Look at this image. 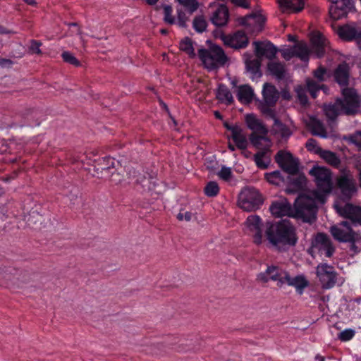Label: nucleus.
Instances as JSON below:
<instances>
[{
	"instance_id": "f257e3e1",
	"label": "nucleus",
	"mask_w": 361,
	"mask_h": 361,
	"mask_svg": "<svg viewBox=\"0 0 361 361\" xmlns=\"http://www.w3.org/2000/svg\"><path fill=\"white\" fill-rule=\"evenodd\" d=\"M269 209L271 214L276 218L288 216L310 223L316 219L317 208L314 207V201L310 197L302 195L295 200L293 209L286 199H280L274 202Z\"/></svg>"
},
{
	"instance_id": "f03ea898",
	"label": "nucleus",
	"mask_w": 361,
	"mask_h": 361,
	"mask_svg": "<svg viewBox=\"0 0 361 361\" xmlns=\"http://www.w3.org/2000/svg\"><path fill=\"white\" fill-rule=\"evenodd\" d=\"M265 233L269 243L278 250L294 246L298 241L295 228L286 220L270 224L267 227Z\"/></svg>"
},
{
	"instance_id": "7ed1b4c3",
	"label": "nucleus",
	"mask_w": 361,
	"mask_h": 361,
	"mask_svg": "<svg viewBox=\"0 0 361 361\" xmlns=\"http://www.w3.org/2000/svg\"><path fill=\"white\" fill-rule=\"evenodd\" d=\"M343 99H338L334 104L326 105L324 111L326 116L331 120L336 118L339 114H353L359 108V97L353 88L345 87L342 89Z\"/></svg>"
},
{
	"instance_id": "20e7f679",
	"label": "nucleus",
	"mask_w": 361,
	"mask_h": 361,
	"mask_svg": "<svg viewBox=\"0 0 361 361\" xmlns=\"http://www.w3.org/2000/svg\"><path fill=\"white\" fill-rule=\"evenodd\" d=\"M310 174L314 178L317 190L303 195L312 198L317 208V202L324 203L326 195L330 193L333 188L332 175L329 169L318 166H314L310 171Z\"/></svg>"
},
{
	"instance_id": "39448f33",
	"label": "nucleus",
	"mask_w": 361,
	"mask_h": 361,
	"mask_svg": "<svg viewBox=\"0 0 361 361\" xmlns=\"http://www.w3.org/2000/svg\"><path fill=\"white\" fill-rule=\"evenodd\" d=\"M137 173L135 169H130L126 176L121 174V171H116L111 172L108 178L116 185L123 183H130L134 180L135 183L141 184L144 188L149 190H156V187L158 184L155 180L153 178H147L144 176H138Z\"/></svg>"
},
{
	"instance_id": "423d86ee",
	"label": "nucleus",
	"mask_w": 361,
	"mask_h": 361,
	"mask_svg": "<svg viewBox=\"0 0 361 361\" xmlns=\"http://www.w3.org/2000/svg\"><path fill=\"white\" fill-rule=\"evenodd\" d=\"M199 56L204 66L209 70L224 65L226 61L223 49L218 46H212L207 50L200 49Z\"/></svg>"
},
{
	"instance_id": "0eeeda50",
	"label": "nucleus",
	"mask_w": 361,
	"mask_h": 361,
	"mask_svg": "<svg viewBox=\"0 0 361 361\" xmlns=\"http://www.w3.org/2000/svg\"><path fill=\"white\" fill-rule=\"evenodd\" d=\"M263 201L258 192L255 188L243 189L239 195L238 204L246 212H252L259 208Z\"/></svg>"
},
{
	"instance_id": "6e6552de",
	"label": "nucleus",
	"mask_w": 361,
	"mask_h": 361,
	"mask_svg": "<svg viewBox=\"0 0 361 361\" xmlns=\"http://www.w3.org/2000/svg\"><path fill=\"white\" fill-rule=\"evenodd\" d=\"M288 272L277 266H269L264 271L257 275V279L261 283H267L269 281L276 282L279 287L286 285Z\"/></svg>"
},
{
	"instance_id": "1a4fd4ad",
	"label": "nucleus",
	"mask_w": 361,
	"mask_h": 361,
	"mask_svg": "<svg viewBox=\"0 0 361 361\" xmlns=\"http://www.w3.org/2000/svg\"><path fill=\"white\" fill-rule=\"evenodd\" d=\"M264 102L260 104V110L267 117H274L273 106L279 99V94L276 87L269 83H265L262 90Z\"/></svg>"
},
{
	"instance_id": "9d476101",
	"label": "nucleus",
	"mask_w": 361,
	"mask_h": 361,
	"mask_svg": "<svg viewBox=\"0 0 361 361\" xmlns=\"http://www.w3.org/2000/svg\"><path fill=\"white\" fill-rule=\"evenodd\" d=\"M334 238L343 243H353L360 238V235L353 231L348 221H342L331 228Z\"/></svg>"
},
{
	"instance_id": "9b49d317",
	"label": "nucleus",
	"mask_w": 361,
	"mask_h": 361,
	"mask_svg": "<svg viewBox=\"0 0 361 361\" xmlns=\"http://www.w3.org/2000/svg\"><path fill=\"white\" fill-rule=\"evenodd\" d=\"M316 274L324 288H331L338 282L334 268L327 264H319L316 269Z\"/></svg>"
},
{
	"instance_id": "f8f14e48",
	"label": "nucleus",
	"mask_w": 361,
	"mask_h": 361,
	"mask_svg": "<svg viewBox=\"0 0 361 361\" xmlns=\"http://www.w3.org/2000/svg\"><path fill=\"white\" fill-rule=\"evenodd\" d=\"M117 161L110 157H99L93 160L94 173L93 176L99 178H108L111 173V169L116 167Z\"/></svg>"
},
{
	"instance_id": "ddd939ff",
	"label": "nucleus",
	"mask_w": 361,
	"mask_h": 361,
	"mask_svg": "<svg viewBox=\"0 0 361 361\" xmlns=\"http://www.w3.org/2000/svg\"><path fill=\"white\" fill-rule=\"evenodd\" d=\"M334 208L339 215L350 219L353 222L361 225V207L346 203L343 204L338 201L334 204Z\"/></svg>"
},
{
	"instance_id": "4468645a",
	"label": "nucleus",
	"mask_w": 361,
	"mask_h": 361,
	"mask_svg": "<svg viewBox=\"0 0 361 361\" xmlns=\"http://www.w3.org/2000/svg\"><path fill=\"white\" fill-rule=\"evenodd\" d=\"M337 184L346 198H350L357 191L356 183L350 171H343L338 178Z\"/></svg>"
},
{
	"instance_id": "2eb2a0df",
	"label": "nucleus",
	"mask_w": 361,
	"mask_h": 361,
	"mask_svg": "<svg viewBox=\"0 0 361 361\" xmlns=\"http://www.w3.org/2000/svg\"><path fill=\"white\" fill-rule=\"evenodd\" d=\"M312 251L313 252H318L326 257H330L334 252V248L330 239L326 235L318 233L312 241Z\"/></svg>"
},
{
	"instance_id": "dca6fc26",
	"label": "nucleus",
	"mask_w": 361,
	"mask_h": 361,
	"mask_svg": "<svg viewBox=\"0 0 361 361\" xmlns=\"http://www.w3.org/2000/svg\"><path fill=\"white\" fill-rule=\"evenodd\" d=\"M276 161L285 171L290 174H295L298 170V161L290 152L279 151L276 157Z\"/></svg>"
},
{
	"instance_id": "f3484780",
	"label": "nucleus",
	"mask_w": 361,
	"mask_h": 361,
	"mask_svg": "<svg viewBox=\"0 0 361 361\" xmlns=\"http://www.w3.org/2000/svg\"><path fill=\"white\" fill-rule=\"evenodd\" d=\"M245 226L247 232L252 235L255 243L260 245L263 241L262 231V223L260 217L257 215L248 216L245 222Z\"/></svg>"
},
{
	"instance_id": "a211bd4d",
	"label": "nucleus",
	"mask_w": 361,
	"mask_h": 361,
	"mask_svg": "<svg viewBox=\"0 0 361 361\" xmlns=\"http://www.w3.org/2000/svg\"><path fill=\"white\" fill-rule=\"evenodd\" d=\"M221 39L226 45L235 49L244 48L249 42L246 34L240 30L231 35H222Z\"/></svg>"
},
{
	"instance_id": "6ab92c4d",
	"label": "nucleus",
	"mask_w": 361,
	"mask_h": 361,
	"mask_svg": "<svg viewBox=\"0 0 361 361\" xmlns=\"http://www.w3.org/2000/svg\"><path fill=\"white\" fill-rule=\"evenodd\" d=\"M329 13L334 20L340 19L348 13L353 7L351 0H329Z\"/></svg>"
},
{
	"instance_id": "aec40b11",
	"label": "nucleus",
	"mask_w": 361,
	"mask_h": 361,
	"mask_svg": "<svg viewBox=\"0 0 361 361\" xmlns=\"http://www.w3.org/2000/svg\"><path fill=\"white\" fill-rule=\"evenodd\" d=\"M226 128L231 131V137L235 142L237 148L245 149L248 146V140L245 130L238 125H229L224 123Z\"/></svg>"
},
{
	"instance_id": "412c9836",
	"label": "nucleus",
	"mask_w": 361,
	"mask_h": 361,
	"mask_svg": "<svg viewBox=\"0 0 361 361\" xmlns=\"http://www.w3.org/2000/svg\"><path fill=\"white\" fill-rule=\"evenodd\" d=\"M254 51L256 56L262 59L263 57L269 60L276 54V47L269 42H254Z\"/></svg>"
},
{
	"instance_id": "4be33fe9",
	"label": "nucleus",
	"mask_w": 361,
	"mask_h": 361,
	"mask_svg": "<svg viewBox=\"0 0 361 361\" xmlns=\"http://www.w3.org/2000/svg\"><path fill=\"white\" fill-rule=\"evenodd\" d=\"M265 21L264 17L260 13L246 16L241 23L245 25L250 33H257L262 30Z\"/></svg>"
},
{
	"instance_id": "5701e85b",
	"label": "nucleus",
	"mask_w": 361,
	"mask_h": 361,
	"mask_svg": "<svg viewBox=\"0 0 361 361\" xmlns=\"http://www.w3.org/2000/svg\"><path fill=\"white\" fill-rule=\"evenodd\" d=\"M312 51L317 57H322L328 47L327 39L319 32H314L311 35Z\"/></svg>"
},
{
	"instance_id": "b1692460",
	"label": "nucleus",
	"mask_w": 361,
	"mask_h": 361,
	"mask_svg": "<svg viewBox=\"0 0 361 361\" xmlns=\"http://www.w3.org/2000/svg\"><path fill=\"white\" fill-rule=\"evenodd\" d=\"M274 120V124L271 128V133L277 139L286 140L292 135L293 131L289 126L281 123L274 113V117H270Z\"/></svg>"
},
{
	"instance_id": "393cba45",
	"label": "nucleus",
	"mask_w": 361,
	"mask_h": 361,
	"mask_svg": "<svg viewBox=\"0 0 361 361\" xmlns=\"http://www.w3.org/2000/svg\"><path fill=\"white\" fill-rule=\"evenodd\" d=\"M228 9L223 4L219 5L211 16V21L216 26L221 27L226 25L228 20Z\"/></svg>"
},
{
	"instance_id": "a878e982",
	"label": "nucleus",
	"mask_w": 361,
	"mask_h": 361,
	"mask_svg": "<svg viewBox=\"0 0 361 361\" xmlns=\"http://www.w3.org/2000/svg\"><path fill=\"white\" fill-rule=\"evenodd\" d=\"M286 285L295 288L297 293L302 294L305 288L309 286V281L303 274L291 276L288 274Z\"/></svg>"
},
{
	"instance_id": "bb28decb",
	"label": "nucleus",
	"mask_w": 361,
	"mask_h": 361,
	"mask_svg": "<svg viewBox=\"0 0 361 361\" xmlns=\"http://www.w3.org/2000/svg\"><path fill=\"white\" fill-rule=\"evenodd\" d=\"M266 135H250V142L253 147L258 149V151L271 150L270 149L272 146V142Z\"/></svg>"
},
{
	"instance_id": "cd10ccee",
	"label": "nucleus",
	"mask_w": 361,
	"mask_h": 361,
	"mask_svg": "<svg viewBox=\"0 0 361 361\" xmlns=\"http://www.w3.org/2000/svg\"><path fill=\"white\" fill-rule=\"evenodd\" d=\"M283 12L298 13L305 7V0H278Z\"/></svg>"
},
{
	"instance_id": "c85d7f7f",
	"label": "nucleus",
	"mask_w": 361,
	"mask_h": 361,
	"mask_svg": "<svg viewBox=\"0 0 361 361\" xmlns=\"http://www.w3.org/2000/svg\"><path fill=\"white\" fill-rule=\"evenodd\" d=\"M244 60L247 71L252 75V78H258L261 75L259 72L261 59L256 56L254 58L250 54H245Z\"/></svg>"
},
{
	"instance_id": "c756f323",
	"label": "nucleus",
	"mask_w": 361,
	"mask_h": 361,
	"mask_svg": "<svg viewBox=\"0 0 361 361\" xmlns=\"http://www.w3.org/2000/svg\"><path fill=\"white\" fill-rule=\"evenodd\" d=\"M246 123L247 127L253 131L252 134L267 135L268 133L265 126L253 115L246 116Z\"/></svg>"
},
{
	"instance_id": "7c9ffc66",
	"label": "nucleus",
	"mask_w": 361,
	"mask_h": 361,
	"mask_svg": "<svg viewBox=\"0 0 361 361\" xmlns=\"http://www.w3.org/2000/svg\"><path fill=\"white\" fill-rule=\"evenodd\" d=\"M334 78L341 86L348 84L349 66L346 63L340 64L334 71Z\"/></svg>"
},
{
	"instance_id": "2f4dec72",
	"label": "nucleus",
	"mask_w": 361,
	"mask_h": 361,
	"mask_svg": "<svg viewBox=\"0 0 361 361\" xmlns=\"http://www.w3.org/2000/svg\"><path fill=\"white\" fill-rule=\"evenodd\" d=\"M253 96V90L250 86L244 85L238 87L237 97L241 103H250L252 101Z\"/></svg>"
},
{
	"instance_id": "473e14b6",
	"label": "nucleus",
	"mask_w": 361,
	"mask_h": 361,
	"mask_svg": "<svg viewBox=\"0 0 361 361\" xmlns=\"http://www.w3.org/2000/svg\"><path fill=\"white\" fill-rule=\"evenodd\" d=\"M271 150L258 151L254 156V161L257 167L265 169L271 161L270 159Z\"/></svg>"
},
{
	"instance_id": "72a5a7b5",
	"label": "nucleus",
	"mask_w": 361,
	"mask_h": 361,
	"mask_svg": "<svg viewBox=\"0 0 361 361\" xmlns=\"http://www.w3.org/2000/svg\"><path fill=\"white\" fill-rule=\"evenodd\" d=\"M309 126L314 135H318L321 137H327L324 126L319 120L315 118H310Z\"/></svg>"
},
{
	"instance_id": "f704fd0d",
	"label": "nucleus",
	"mask_w": 361,
	"mask_h": 361,
	"mask_svg": "<svg viewBox=\"0 0 361 361\" xmlns=\"http://www.w3.org/2000/svg\"><path fill=\"white\" fill-rule=\"evenodd\" d=\"M43 217L36 210H33L26 216L25 221L30 227L35 229L40 228L39 225L42 224Z\"/></svg>"
},
{
	"instance_id": "c9c22d12",
	"label": "nucleus",
	"mask_w": 361,
	"mask_h": 361,
	"mask_svg": "<svg viewBox=\"0 0 361 361\" xmlns=\"http://www.w3.org/2000/svg\"><path fill=\"white\" fill-rule=\"evenodd\" d=\"M216 97L221 102H225L226 104H231L233 101L232 94L229 90L224 85H220L219 86L216 92Z\"/></svg>"
},
{
	"instance_id": "e433bc0d",
	"label": "nucleus",
	"mask_w": 361,
	"mask_h": 361,
	"mask_svg": "<svg viewBox=\"0 0 361 361\" xmlns=\"http://www.w3.org/2000/svg\"><path fill=\"white\" fill-rule=\"evenodd\" d=\"M268 70L276 78L281 79L284 77L285 68L281 63L270 62L268 64Z\"/></svg>"
},
{
	"instance_id": "4c0bfd02",
	"label": "nucleus",
	"mask_w": 361,
	"mask_h": 361,
	"mask_svg": "<svg viewBox=\"0 0 361 361\" xmlns=\"http://www.w3.org/2000/svg\"><path fill=\"white\" fill-rule=\"evenodd\" d=\"M180 49L188 54L190 57L195 56V47L192 41L189 37H185L180 42Z\"/></svg>"
},
{
	"instance_id": "58836bf2",
	"label": "nucleus",
	"mask_w": 361,
	"mask_h": 361,
	"mask_svg": "<svg viewBox=\"0 0 361 361\" xmlns=\"http://www.w3.org/2000/svg\"><path fill=\"white\" fill-rule=\"evenodd\" d=\"M357 33L354 27L350 26L341 27L338 29V34L342 39L345 40H351L355 39Z\"/></svg>"
},
{
	"instance_id": "ea45409f",
	"label": "nucleus",
	"mask_w": 361,
	"mask_h": 361,
	"mask_svg": "<svg viewBox=\"0 0 361 361\" xmlns=\"http://www.w3.org/2000/svg\"><path fill=\"white\" fill-rule=\"evenodd\" d=\"M321 158L325 160L329 164L333 166H338L340 164V159L336 154L331 151L322 150L319 154Z\"/></svg>"
},
{
	"instance_id": "a19ab883",
	"label": "nucleus",
	"mask_w": 361,
	"mask_h": 361,
	"mask_svg": "<svg viewBox=\"0 0 361 361\" xmlns=\"http://www.w3.org/2000/svg\"><path fill=\"white\" fill-rule=\"evenodd\" d=\"M295 56L299 57L302 61H307L310 51L305 43L300 42L294 46Z\"/></svg>"
},
{
	"instance_id": "79ce46f5",
	"label": "nucleus",
	"mask_w": 361,
	"mask_h": 361,
	"mask_svg": "<svg viewBox=\"0 0 361 361\" xmlns=\"http://www.w3.org/2000/svg\"><path fill=\"white\" fill-rule=\"evenodd\" d=\"M265 178L268 182L276 185H279L283 182V178L279 171L267 173L265 174Z\"/></svg>"
},
{
	"instance_id": "37998d69",
	"label": "nucleus",
	"mask_w": 361,
	"mask_h": 361,
	"mask_svg": "<svg viewBox=\"0 0 361 361\" xmlns=\"http://www.w3.org/2000/svg\"><path fill=\"white\" fill-rule=\"evenodd\" d=\"M307 87L308 91L310 92L313 98H315L317 97V92L319 91L320 89L323 88V85L319 84L318 82L312 80H307Z\"/></svg>"
},
{
	"instance_id": "c03bdc74",
	"label": "nucleus",
	"mask_w": 361,
	"mask_h": 361,
	"mask_svg": "<svg viewBox=\"0 0 361 361\" xmlns=\"http://www.w3.org/2000/svg\"><path fill=\"white\" fill-rule=\"evenodd\" d=\"M172 7L169 5L164 6V20L166 23L173 25L176 23L175 18L172 16Z\"/></svg>"
},
{
	"instance_id": "a18cd8bd",
	"label": "nucleus",
	"mask_w": 361,
	"mask_h": 361,
	"mask_svg": "<svg viewBox=\"0 0 361 361\" xmlns=\"http://www.w3.org/2000/svg\"><path fill=\"white\" fill-rule=\"evenodd\" d=\"M219 191V188L216 182H209L204 188L205 194L209 197L216 196Z\"/></svg>"
},
{
	"instance_id": "49530a36",
	"label": "nucleus",
	"mask_w": 361,
	"mask_h": 361,
	"mask_svg": "<svg viewBox=\"0 0 361 361\" xmlns=\"http://www.w3.org/2000/svg\"><path fill=\"white\" fill-rule=\"evenodd\" d=\"M193 27L198 32H202L207 27V22L202 16L196 17L193 20Z\"/></svg>"
},
{
	"instance_id": "de8ad7c7",
	"label": "nucleus",
	"mask_w": 361,
	"mask_h": 361,
	"mask_svg": "<svg viewBox=\"0 0 361 361\" xmlns=\"http://www.w3.org/2000/svg\"><path fill=\"white\" fill-rule=\"evenodd\" d=\"M190 13L194 12L198 8V3L196 0H176Z\"/></svg>"
},
{
	"instance_id": "09e8293b",
	"label": "nucleus",
	"mask_w": 361,
	"mask_h": 361,
	"mask_svg": "<svg viewBox=\"0 0 361 361\" xmlns=\"http://www.w3.org/2000/svg\"><path fill=\"white\" fill-rule=\"evenodd\" d=\"M355 331L352 329H345L338 334V338L342 341H348L355 336Z\"/></svg>"
},
{
	"instance_id": "8fccbe9b",
	"label": "nucleus",
	"mask_w": 361,
	"mask_h": 361,
	"mask_svg": "<svg viewBox=\"0 0 361 361\" xmlns=\"http://www.w3.org/2000/svg\"><path fill=\"white\" fill-rule=\"evenodd\" d=\"M218 176L226 181L229 180L232 177L231 169L226 166H222L221 170L217 173Z\"/></svg>"
},
{
	"instance_id": "3c124183",
	"label": "nucleus",
	"mask_w": 361,
	"mask_h": 361,
	"mask_svg": "<svg viewBox=\"0 0 361 361\" xmlns=\"http://www.w3.org/2000/svg\"><path fill=\"white\" fill-rule=\"evenodd\" d=\"M306 147L309 151L312 152L319 155L321 153V152L323 150L317 145L316 140H314L313 139H309L307 141Z\"/></svg>"
},
{
	"instance_id": "603ef678",
	"label": "nucleus",
	"mask_w": 361,
	"mask_h": 361,
	"mask_svg": "<svg viewBox=\"0 0 361 361\" xmlns=\"http://www.w3.org/2000/svg\"><path fill=\"white\" fill-rule=\"evenodd\" d=\"M62 58L64 60V61L68 63H71L75 66H80L79 61L71 53L68 51H64L62 54Z\"/></svg>"
},
{
	"instance_id": "864d4df0",
	"label": "nucleus",
	"mask_w": 361,
	"mask_h": 361,
	"mask_svg": "<svg viewBox=\"0 0 361 361\" xmlns=\"http://www.w3.org/2000/svg\"><path fill=\"white\" fill-rule=\"evenodd\" d=\"M349 140L361 148V131L357 132L349 137Z\"/></svg>"
},
{
	"instance_id": "5fc2aeb1",
	"label": "nucleus",
	"mask_w": 361,
	"mask_h": 361,
	"mask_svg": "<svg viewBox=\"0 0 361 361\" xmlns=\"http://www.w3.org/2000/svg\"><path fill=\"white\" fill-rule=\"evenodd\" d=\"M326 70L322 67H319L314 71V77L319 81H323L326 78Z\"/></svg>"
},
{
	"instance_id": "6e6d98bb",
	"label": "nucleus",
	"mask_w": 361,
	"mask_h": 361,
	"mask_svg": "<svg viewBox=\"0 0 361 361\" xmlns=\"http://www.w3.org/2000/svg\"><path fill=\"white\" fill-rule=\"evenodd\" d=\"M40 46H41V42H39L38 41L32 40L31 42V44L30 47V51H31L32 54H41V50L39 49Z\"/></svg>"
},
{
	"instance_id": "4d7b16f0",
	"label": "nucleus",
	"mask_w": 361,
	"mask_h": 361,
	"mask_svg": "<svg viewBox=\"0 0 361 361\" xmlns=\"http://www.w3.org/2000/svg\"><path fill=\"white\" fill-rule=\"evenodd\" d=\"M281 54H282V56L286 60L290 59L292 57H293L295 56V47H293L292 48L283 49L281 51Z\"/></svg>"
},
{
	"instance_id": "13d9d810",
	"label": "nucleus",
	"mask_w": 361,
	"mask_h": 361,
	"mask_svg": "<svg viewBox=\"0 0 361 361\" xmlns=\"http://www.w3.org/2000/svg\"><path fill=\"white\" fill-rule=\"evenodd\" d=\"M296 92H297L298 97V99H299L300 103L302 104H307V98L305 94L304 90L302 87H298L296 89Z\"/></svg>"
},
{
	"instance_id": "bf43d9fd",
	"label": "nucleus",
	"mask_w": 361,
	"mask_h": 361,
	"mask_svg": "<svg viewBox=\"0 0 361 361\" xmlns=\"http://www.w3.org/2000/svg\"><path fill=\"white\" fill-rule=\"evenodd\" d=\"M69 32L71 33V35H78L80 39L83 41L80 30L76 23L70 24Z\"/></svg>"
},
{
	"instance_id": "052dcab7",
	"label": "nucleus",
	"mask_w": 361,
	"mask_h": 361,
	"mask_svg": "<svg viewBox=\"0 0 361 361\" xmlns=\"http://www.w3.org/2000/svg\"><path fill=\"white\" fill-rule=\"evenodd\" d=\"M177 218L180 221H190L192 219V214L189 212H180L178 215Z\"/></svg>"
},
{
	"instance_id": "680f3d73",
	"label": "nucleus",
	"mask_w": 361,
	"mask_h": 361,
	"mask_svg": "<svg viewBox=\"0 0 361 361\" xmlns=\"http://www.w3.org/2000/svg\"><path fill=\"white\" fill-rule=\"evenodd\" d=\"M294 184L299 188H302L306 184V178L304 176L300 175L294 181Z\"/></svg>"
},
{
	"instance_id": "e2e57ef3",
	"label": "nucleus",
	"mask_w": 361,
	"mask_h": 361,
	"mask_svg": "<svg viewBox=\"0 0 361 361\" xmlns=\"http://www.w3.org/2000/svg\"><path fill=\"white\" fill-rule=\"evenodd\" d=\"M13 65V61L8 59L0 58V66L2 68H10Z\"/></svg>"
},
{
	"instance_id": "0e129e2a",
	"label": "nucleus",
	"mask_w": 361,
	"mask_h": 361,
	"mask_svg": "<svg viewBox=\"0 0 361 361\" xmlns=\"http://www.w3.org/2000/svg\"><path fill=\"white\" fill-rule=\"evenodd\" d=\"M231 1L236 6L243 8L248 7V3L245 0H231Z\"/></svg>"
},
{
	"instance_id": "69168bd1",
	"label": "nucleus",
	"mask_w": 361,
	"mask_h": 361,
	"mask_svg": "<svg viewBox=\"0 0 361 361\" xmlns=\"http://www.w3.org/2000/svg\"><path fill=\"white\" fill-rule=\"evenodd\" d=\"M178 24L180 27H185V20L184 18L181 16L180 13L178 12Z\"/></svg>"
},
{
	"instance_id": "338daca9",
	"label": "nucleus",
	"mask_w": 361,
	"mask_h": 361,
	"mask_svg": "<svg viewBox=\"0 0 361 361\" xmlns=\"http://www.w3.org/2000/svg\"><path fill=\"white\" fill-rule=\"evenodd\" d=\"M355 39H356V42L359 46V47L361 48V31H360L357 33V35Z\"/></svg>"
},
{
	"instance_id": "774afa93",
	"label": "nucleus",
	"mask_w": 361,
	"mask_h": 361,
	"mask_svg": "<svg viewBox=\"0 0 361 361\" xmlns=\"http://www.w3.org/2000/svg\"><path fill=\"white\" fill-rule=\"evenodd\" d=\"M143 1L146 4H147L148 5H150V6H154L159 1V0H143Z\"/></svg>"
}]
</instances>
